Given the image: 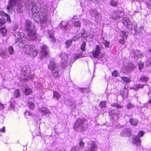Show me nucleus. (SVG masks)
<instances>
[{"instance_id":"obj_30","label":"nucleus","mask_w":151,"mask_h":151,"mask_svg":"<svg viewBox=\"0 0 151 151\" xmlns=\"http://www.w3.org/2000/svg\"><path fill=\"white\" fill-rule=\"evenodd\" d=\"M61 97L60 94L57 91H53V98L55 100H58Z\"/></svg>"},{"instance_id":"obj_52","label":"nucleus","mask_w":151,"mask_h":151,"mask_svg":"<svg viewBox=\"0 0 151 151\" xmlns=\"http://www.w3.org/2000/svg\"><path fill=\"white\" fill-rule=\"evenodd\" d=\"M134 107V105L131 103H129L127 106V108L128 109H130Z\"/></svg>"},{"instance_id":"obj_5","label":"nucleus","mask_w":151,"mask_h":151,"mask_svg":"<svg viewBox=\"0 0 151 151\" xmlns=\"http://www.w3.org/2000/svg\"><path fill=\"white\" fill-rule=\"evenodd\" d=\"M48 68L52 71V76L54 78H56L59 77V69L57 65L55 63L53 62H50L48 65Z\"/></svg>"},{"instance_id":"obj_61","label":"nucleus","mask_w":151,"mask_h":151,"mask_svg":"<svg viewBox=\"0 0 151 151\" xmlns=\"http://www.w3.org/2000/svg\"><path fill=\"white\" fill-rule=\"evenodd\" d=\"M124 92H123L122 91H121L120 92V94H121V95L122 96H124L123 95V93Z\"/></svg>"},{"instance_id":"obj_35","label":"nucleus","mask_w":151,"mask_h":151,"mask_svg":"<svg viewBox=\"0 0 151 151\" xmlns=\"http://www.w3.org/2000/svg\"><path fill=\"white\" fill-rule=\"evenodd\" d=\"M149 51L151 54V48L149 49ZM145 65L147 66L151 65V57L150 58V59L147 60L145 63Z\"/></svg>"},{"instance_id":"obj_34","label":"nucleus","mask_w":151,"mask_h":151,"mask_svg":"<svg viewBox=\"0 0 151 151\" xmlns=\"http://www.w3.org/2000/svg\"><path fill=\"white\" fill-rule=\"evenodd\" d=\"M129 122L132 125L136 126L137 124L138 120L137 119H130Z\"/></svg>"},{"instance_id":"obj_38","label":"nucleus","mask_w":151,"mask_h":151,"mask_svg":"<svg viewBox=\"0 0 151 151\" xmlns=\"http://www.w3.org/2000/svg\"><path fill=\"white\" fill-rule=\"evenodd\" d=\"M149 78L145 76H142L140 79L141 81L142 82H146L147 81Z\"/></svg>"},{"instance_id":"obj_47","label":"nucleus","mask_w":151,"mask_h":151,"mask_svg":"<svg viewBox=\"0 0 151 151\" xmlns=\"http://www.w3.org/2000/svg\"><path fill=\"white\" fill-rule=\"evenodd\" d=\"M112 76L114 77H116L118 76V73L117 70H114L112 73Z\"/></svg>"},{"instance_id":"obj_15","label":"nucleus","mask_w":151,"mask_h":151,"mask_svg":"<svg viewBox=\"0 0 151 151\" xmlns=\"http://www.w3.org/2000/svg\"><path fill=\"white\" fill-rule=\"evenodd\" d=\"M47 32L49 35L48 37L50 38V40L52 43L56 42V40L54 36V31L53 29H49L47 30Z\"/></svg>"},{"instance_id":"obj_4","label":"nucleus","mask_w":151,"mask_h":151,"mask_svg":"<svg viewBox=\"0 0 151 151\" xmlns=\"http://www.w3.org/2000/svg\"><path fill=\"white\" fill-rule=\"evenodd\" d=\"M15 37L17 40L16 42L18 43L19 42L18 44L19 48H24L26 45L28 40L26 38V35L23 32H17L16 33Z\"/></svg>"},{"instance_id":"obj_46","label":"nucleus","mask_w":151,"mask_h":151,"mask_svg":"<svg viewBox=\"0 0 151 151\" xmlns=\"http://www.w3.org/2000/svg\"><path fill=\"white\" fill-rule=\"evenodd\" d=\"M78 58V56H77V55H73L72 57L71 58V60L70 62H74Z\"/></svg>"},{"instance_id":"obj_19","label":"nucleus","mask_w":151,"mask_h":151,"mask_svg":"<svg viewBox=\"0 0 151 151\" xmlns=\"http://www.w3.org/2000/svg\"><path fill=\"white\" fill-rule=\"evenodd\" d=\"M65 103L69 106L72 108H75L76 106L75 102L74 101H71L69 99H67L65 101Z\"/></svg>"},{"instance_id":"obj_32","label":"nucleus","mask_w":151,"mask_h":151,"mask_svg":"<svg viewBox=\"0 0 151 151\" xmlns=\"http://www.w3.org/2000/svg\"><path fill=\"white\" fill-rule=\"evenodd\" d=\"M24 113L25 117L26 118H29L33 116V114L29 111H26Z\"/></svg>"},{"instance_id":"obj_9","label":"nucleus","mask_w":151,"mask_h":151,"mask_svg":"<svg viewBox=\"0 0 151 151\" xmlns=\"http://www.w3.org/2000/svg\"><path fill=\"white\" fill-rule=\"evenodd\" d=\"M58 27L63 28L64 32H66L70 31L71 27L69 23L66 21H62Z\"/></svg>"},{"instance_id":"obj_40","label":"nucleus","mask_w":151,"mask_h":151,"mask_svg":"<svg viewBox=\"0 0 151 151\" xmlns=\"http://www.w3.org/2000/svg\"><path fill=\"white\" fill-rule=\"evenodd\" d=\"M34 85L35 87L37 88L41 89L42 88L41 83L38 82H35L34 83Z\"/></svg>"},{"instance_id":"obj_44","label":"nucleus","mask_w":151,"mask_h":151,"mask_svg":"<svg viewBox=\"0 0 151 151\" xmlns=\"http://www.w3.org/2000/svg\"><path fill=\"white\" fill-rule=\"evenodd\" d=\"M6 18L5 17H2L0 19V26L5 23L6 21Z\"/></svg>"},{"instance_id":"obj_33","label":"nucleus","mask_w":151,"mask_h":151,"mask_svg":"<svg viewBox=\"0 0 151 151\" xmlns=\"http://www.w3.org/2000/svg\"><path fill=\"white\" fill-rule=\"evenodd\" d=\"M33 100V99H31L30 101L29 102V108L33 110L35 108V105L34 103L32 102V101Z\"/></svg>"},{"instance_id":"obj_64","label":"nucleus","mask_w":151,"mask_h":151,"mask_svg":"<svg viewBox=\"0 0 151 151\" xmlns=\"http://www.w3.org/2000/svg\"><path fill=\"white\" fill-rule=\"evenodd\" d=\"M141 29H143V28L142 27H141Z\"/></svg>"},{"instance_id":"obj_49","label":"nucleus","mask_w":151,"mask_h":151,"mask_svg":"<svg viewBox=\"0 0 151 151\" xmlns=\"http://www.w3.org/2000/svg\"><path fill=\"white\" fill-rule=\"evenodd\" d=\"M106 101H102L99 104V106L101 108H104L106 106Z\"/></svg>"},{"instance_id":"obj_43","label":"nucleus","mask_w":151,"mask_h":151,"mask_svg":"<svg viewBox=\"0 0 151 151\" xmlns=\"http://www.w3.org/2000/svg\"><path fill=\"white\" fill-rule=\"evenodd\" d=\"M0 31L3 36H5L6 35L7 30L5 28H2L1 29Z\"/></svg>"},{"instance_id":"obj_57","label":"nucleus","mask_w":151,"mask_h":151,"mask_svg":"<svg viewBox=\"0 0 151 151\" xmlns=\"http://www.w3.org/2000/svg\"><path fill=\"white\" fill-rule=\"evenodd\" d=\"M27 77H28V78H25V80H27L29 79H33L34 77L33 75H31V76H29V77L28 75H27Z\"/></svg>"},{"instance_id":"obj_10","label":"nucleus","mask_w":151,"mask_h":151,"mask_svg":"<svg viewBox=\"0 0 151 151\" xmlns=\"http://www.w3.org/2000/svg\"><path fill=\"white\" fill-rule=\"evenodd\" d=\"M144 134V132L142 131H139L138 134V136H133V143L136 145L137 146H139L140 145L141 141L138 137H142Z\"/></svg>"},{"instance_id":"obj_20","label":"nucleus","mask_w":151,"mask_h":151,"mask_svg":"<svg viewBox=\"0 0 151 151\" xmlns=\"http://www.w3.org/2000/svg\"><path fill=\"white\" fill-rule=\"evenodd\" d=\"M131 134L130 129H123L120 134V135L123 136H129Z\"/></svg>"},{"instance_id":"obj_45","label":"nucleus","mask_w":151,"mask_h":151,"mask_svg":"<svg viewBox=\"0 0 151 151\" xmlns=\"http://www.w3.org/2000/svg\"><path fill=\"white\" fill-rule=\"evenodd\" d=\"M144 67V64L142 62H140L138 64V67L139 70L141 71V70Z\"/></svg>"},{"instance_id":"obj_41","label":"nucleus","mask_w":151,"mask_h":151,"mask_svg":"<svg viewBox=\"0 0 151 151\" xmlns=\"http://www.w3.org/2000/svg\"><path fill=\"white\" fill-rule=\"evenodd\" d=\"M72 42V41L70 40L67 41L65 43L66 48H68L70 47L71 45Z\"/></svg>"},{"instance_id":"obj_58","label":"nucleus","mask_w":151,"mask_h":151,"mask_svg":"<svg viewBox=\"0 0 151 151\" xmlns=\"http://www.w3.org/2000/svg\"><path fill=\"white\" fill-rule=\"evenodd\" d=\"M5 127H3L2 128H1L0 129V131L3 132H5Z\"/></svg>"},{"instance_id":"obj_48","label":"nucleus","mask_w":151,"mask_h":151,"mask_svg":"<svg viewBox=\"0 0 151 151\" xmlns=\"http://www.w3.org/2000/svg\"><path fill=\"white\" fill-rule=\"evenodd\" d=\"M86 45V42L84 41L83 42L81 47V49L83 51H84L85 50Z\"/></svg>"},{"instance_id":"obj_55","label":"nucleus","mask_w":151,"mask_h":151,"mask_svg":"<svg viewBox=\"0 0 151 151\" xmlns=\"http://www.w3.org/2000/svg\"><path fill=\"white\" fill-rule=\"evenodd\" d=\"M78 150V146L73 147L71 151H77Z\"/></svg>"},{"instance_id":"obj_42","label":"nucleus","mask_w":151,"mask_h":151,"mask_svg":"<svg viewBox=\"0 0 151 151\" xmlns=\"http://www.w3.org/2000/svg\"><path fill=\"white\" fill-rule=\"evenodd\" d=\"M2 55V57L3 58H6L9 57V55L8 53L6 52H2L1 53Z\"/></svg>"},{"instance_id":"obj_53","label":"nucleus","mask_w":151,"mask_h":151,"mask_svg":"<svg viewBox=\"0 0 151 151\" xmlns=\"http://www.w3.org/2000/svg\"><path fill=\"white\" fill-rule=\"evenodd\" d=\"M113 106L117 108H122V106L121 105L118 104H113Z\"/></svg>"},{"instance_id":"obj_3","label":"nucleus","mask_w":151,"mask_h":151,"mask_svg":"<svg viewBox=\"0 0 151 151\" xmlns=\"http://www.w3.org/2000/svg\"><path fill=\"white\" fill-rule=\"evenodd\" d=\"M88 124L87 121L83 118H79L75 122L73 129L76 132H83L86 129Z\"/></svg>"},{"instance_id":"obj_11","label":"nucleus","mask_w":151,"mask_h":151,"mask_svg":"<svg viewBox=\"0 0 151 151\" xmlns=\"http://www.w3.org/2000/svg\"><path fill=\"white\" fill-rule=\"evenodd\" d=\"M61 60V64L62 68L65 67L68 63V55L65 53H62L60 55Z\"/></svg>"},{"instance_id":"obj_16","label":"nucleus","mask_w":151,"mask_h":151,"mask_svg":"<svg viewBox=\"0 0 151 151\" xmlns=\"http://www.w3.org/2000/svg\"><path fill=\"white\" fill-rule=\"evenodd\" d=\"M134 68L133 64L132 63L128 64L127 65L124 66L123 68V71L124 73H128L132 71V69Z\"/></svg>"},{"instance_id":"obj_27","label":"nucleus","mask_w":151,"mask_h":151,"mask_svg":"<svg viewBox=\"0 0 151 151\" xmlns=\"http://www.w3.org/2000/svg\"><path fill=\"white\" fill-rule=\"evenodd\" d=\"M128 34L129 32L126 30H124L122 32L120 35L122 37L124 38V39H127Z\"/></svg>"},{"instance_id":"obj_31","label":"nucleus","mask_w":151,"mask_h":151,"mask_svg":"<svg viewBox=\"0 0 151 151\" xmlns=\"http://www.w3.org/2000/svg\"><path fill=\"white\" fill-rule=\"evenodd\" d=\"M21 93L18 89H16L14 92V96L15 98H18L21 96Z\"/></svg>"},{"instance_id":"obj_62","label":"nucleus","mask_w":151,"mask_h":151,"mask_svg":"<svg viewBox=\"0 0 151 151\" xmlns=\"http://www.w3.org/2000/svg\"><path fill=\"white\" fill-rule=\"evenodd\" d=\"M148 102L149 104H151V96L150 98V100L148 101Z\"/></svg>"},{"instance_id":"obj_63","label":"nucleus","mask_w":151,"mask_h":151,"mask_svg":"<svg viewBox=\"0 0 151 151\" xmlns=\"http://www.w3.org/2000/svg\"><path fill=\"white\" fill-rule=\"evenodd\" d=\"M1 55V53L0 52V56Z\"/></svg>"},{"instance_id":"obj_50","label":"nucleus","mask_w":151,"mask_h":151,"mask_svg":"<svg viewBox=\"0 0 151 151\" xmlns=\"http://www.w3.org/2000/svg\"><path fill=\"white\" fill-rule=\"evenodd\" d=\"M80 141L79 142V145L81 148H83L84 145V143L83 141H82V139H81Z\"/></svg>"},{"instance_id":"obj_26","label":"nucleus","mask_w":151,"mask_h":151,"mask_svg":"<svg viewBox=\"0 0 151 151\" xmlns=\"http://www.w3.org/2000/svg\"><path fill=\"white\" fill-rule=\"evenodd\" d=\"M24 93L26 95H29L32 93V90L31 88L27 87L25 88Z\"/></svg>"},{"instance_id":"obj_13","label":"nucleus","mask_w":151,"mask_h":151,"mask_svg":"<svg viewBox=\"0 0 151 151\" xmlns=\"http://www.w3.org/2000/svg\"><path fill=\"white\" fill-rule=\"evenodd\" d=\"M88 147L90 148L88 150H86L85 151H97L98 147L94 141H90L88 143Z\"/></svg>"},{"instance_id":"obj_2","label":"nucleus","mask_w":151,"mask_h":151,"mask_svg":"<svg viewBox=\"0 0 151 151\" xmlns=\"http://www.w3.org/2000/svg\"><path fill=\"white\" fill-rule=\"evenodd\" d=\"M25 29L27 32L28 39L30 40H35L37 35L35 30V26L29 20H26L24 25Z\"/></svg>"},{"instance_id":"obj_18","label":"nucleus","mask_w":151,"mask_h":151,"mask_svg":"<svg viewBox=\"0 0 151 151\" xmlns=\"http://www.w3.org/2000/svg\"><path fill=\"white\" fill-rule=\"evenodd\" d=\"M78 18V16H74L72 18V22H73V25L76 27H80L81 25V24L80 22L78 20L76 19Z\"/></svg>"},{"instance_id":"obj_21","label":"nucleus","mask_w":151,"mask_h":151,"mask_svg":"<svg viewBox=\"0 0 151 151\" xmlns=\"http://www.w3.org/2000/svg\"><path fill=\"white\" fill-rule=\"evenodd\" d=\"M109 115L111 116L113 120L116 121L118 119V115L119 114H116L115 113L114 110H113L109 111Z\"/></svg>"},{"instance_id":"obj_22","label":"nucleus","mask_w":151,"mask_h":151,"mask_svg":"<svg viewBox=\"0 0 151 151\" xmlns=\"http://www.w3.org/2000/svg\"><path fill=\"white\" fill-rule=\"evenodd\" d=\"M38 111L40 113H42L46 114H49L50 113V111L48 109L45 107L39 108L38 109Z\"/></svg>"},{"instance_id":"obj_59","label":"nucleus","mask_w":151,"mask_h":151,"mask_svg":"<svg viewBox=\"0 0 151 151\" xmlns=\"http://www.w3.org/2000/svg\"><path fill=\"white\" fill-rule=\"evenodd\" d=\"M137 27V25L136 24H135V25H134V30H135V32H137V30H136Z\"/></svg>"},{"instance_id":"obj_36","label":"nucleus","mask_w":151,"mask_h":151,"mask_svg":"<svg viewBox=\"0 0 151 151\" xmlns=\"http://www.w3.org/2000/svg\"><path fill=\"white\" fill-rule=\"evenodd\" d=\"M15 106V101H13L10 104L9 107V109L10 110H14Z\"/></svg>"},{"instance_id":"obj_8","label":"nucleus","mask_w":151,"mask_h":151,"mask_svg":"<svg viewBox=\"0 0 151 151\" xmlns=\"http://www.w3.org/2000/svg\"><path fill=\"white\" fill-rule=\"evenodd\" d=\"M101 48L99 45H96L95 49L92 51V54L94 58L99 59L101 58L103 56V54L100 52Z\"/></svg>"},{"instance_id":"obj_24","label":"nucleus","mask_w":151,"mask_h":151,"mask_svg":"<svg viewBox=\"0 0 151 151\" xmlns=\"http://www.w3.org/2000/svg\"><path fill=\"white\" fill-rule=\"evenodd\" d=\"M0 16H2V17H5L6 18V21L8 22H11L10 17L7 14L5 13L3 11H0Z\"/></svg>"},{"instance_id":"obj_56","label":"nucleus","mask_w":151,"mask_h":151,"mask_svg":"<svg viewBox=\"0 0 151 151\" xmlns=\"http://www.w3.org/2000/svg\"><path fill=\"white\" fill-rule=\"evenodd\" d=\"M125 40V39H124V38L123 37L122 39H121L119 41V42L120 43L122 44H124V43Z\"/></svg>"},{"instance_id":"obj_14","label":"nucleus","mask_w":151,"mask_h":151,"mask_svg":"<svg viewBox=\"0 0 151 151\" xmlns=\"http://www.w3.org/2000/svg\"><path fill=\"white\" fill-rule=\"evenodd\" d=\"M122 21V23L128 29H132V25L129 18L127 17H124Z\"/></svg>"},{"instance_id":"obj_37","label":"nucleus","mask_w":151,"mask_h":151,"mask_svg":"<svg viewBox=\"0 0 151 151\" xmlns=\"http://www.w3.org/2000/svg\"><path fill=\"white\" fill-rule=\"evenodd\" d=\"M8 50L10 55H12L14 54V50L12 47L9 46L8 48Z\"/></svg>"},{"instance_id":"obj_60","label":"nucleus","mask_w":151,"mask_h":151,"mask_svg":"<svg viewBox=\"0 0 151 151\" xmlns=\"http://www.w3.org/2000/svg\"><path fill=\"white\" fill-rule=\"evenodd\" d=\"M4 105L0 103V109H2L3 108Z\"/></svg>"},{"instance_id":"obj_51","label":"nucleus","mask_w":151,"mask_h":151,"mask_svg":"<svg viewBox=\"0 0 151 151\" xmlns=\"http://www.w3.org/2000/svg\"><path fill=\"white\" fill-rule=\"evenodd\" d=\"M105 46L106 47H108L109 46L110 43L109 42L105 40L103 42Z\"/></svg>"},{"instance_id":"obj_23","label":"nucleus","mask_w":151,"mask_h":151,"mask_svg":"<svg viewBox=\"0 0 151 151\" xmlns=\"http://www.w3.org/2000/svg\"><path fill=\"white\" fill-rule=\"evenodd\" d=\"M131 53L133 54L134 57H137L138 58H141L142 55V53L139 50L133 49L131 51Z\"/></svg>"},{"instance_id":"obj_28","label":"nucleus","mask_w":151,"mask_h":151,"mask_svg":"<svg viewBox=\"0 0 151 151\" xmlns=\"http://www.w3.org/2000/svg\"><path fill=\"white\" fill-rule=\"evenodd\" d=\"M90 14L91 15L94 16L96 19H99V14L96 10H91L90 12Z\"/></svg>"},{"instance_id":"obj_29","label":"nucleus","mask_w":151,"mask_h":151,"mask_svg":"<svg viewBox=\"0 0 151 151\" xmlns=\"http://www.w3.org/2000/svg\"><path fill=\"white\" fill-rule=\"evenodd\" d=\"M144 85L142 84H134L132 88L131 89H133L135 91H137L139 88H143Z\"/></svg>"},{"instance_id":"obj_7","label":"nucleus","mask_w":151,"mask_h":151,"mask_svg":"<svg viewBox=\"0 0 151 151\" xmlns=\"http://www.w3.org/2000/svg\"><path fill=\"white\" fill-rule=\"evenodd\" d=\"M49 51L47 47L45 45H44L41 46L40 58L43 59L46 58L48 56Z\"/></svg>"},{"instance_id":"obj_1","label":"nucleus","mask_w":151,"mask_h":151,"mask_svg":"<svg viewBox=\"0 0 151 151\" xmlns=\"http://www.w3.org/2000/svg\"><path fill=\"white\" fill-rule=\"evenodd\" d=\"M24 0H9V4L6 7L8 12L12 9L17 2L18 5L17 11L18 12L22 11L23 4H25ZM36 0H27L25 5L27 10L31 9L32 18L34 20L41 25L46 22L48 19V6L47 5H42L41 2H35Z\"/></svg>"},{"instance_id":"obj_39","label":"nucleus","mask_w":151,"mask_h":151,"mask_svg":"<svg viewBox=\"0 0 151 151\" xmlns=\"http://www.w3.org/2000/svg\"><path fill=\"white\" fill-rule=\"evenodd\" d=\"M121 78L122 80L126 83H129L131 81V80L130 79L126 77H121Z\"/></svg>"},{"instance_id":"obj_12","label":"nucleus","mask_w":151,"mask_h":151,"mask_svg":"<svg viewBox=\"0 0 151 151\" xmlns=\"http://www.w3.org/2000/svg\"><path fill=\"white\" fill-rule=\"evenodd\" d=\"M78 35L72 38V40L73 41H75L77 40L78 39L82 36L85 39H86V38L87 37V35L85 33L84 30L82 29L80 31H78Z\"/></svg>"},{"instance_id":"obj_17","label":"nucleus","mask_w":151,"mask_h":151,"mask_svg":"<svg viewBox=\"0 0 151 151\" xmlns=\"http://www.w3.org/2000/svg\"><path fill=\"white\" fill-rule=\"evenodd\" d=\"M122 14L123 13L121 11L117 10L113 13L111 16V18L113 19H116L122 16Z\"/></svg>"},{"instance_id":"obj_6","label":"nucleus","mask_w":151,"mask_h":151,"mask_svg":"<svg viewBox=\"0 0 151 151\" xmlns=\"http://www.w3.org/2000/svg\"><path fill=\"white\" fill-rule=\"evenodd\" d=\"M26 53L32 57H35L39 52V50L36 49L34 45H29L27 47Z\"/></svg>"},{"instance_id":"obj_25","label":"nucleus","mask_w":151,"mask_h":151,"mask_svg":"<svg viewBox=\"0 0 151 151\" xmlns=\"http://www.w3.org/2000/svg\"><path fill=\"white\" fill-rule=\"evenodd\" d=\"M22 72H24L25 74L24 75H26V74H28L30 72V69L29 66L27 65L24 67L22 69Z\"/></svg>"},{"instance_id":"obj_54","label":"nucleus","mask_w":151,"mask_h":151,"mask_svg":"<svg viewBox=\"0 0 151 151\" xmlns=\"http://www.w3.org/2000/svg\"><path fill=\"white\" fill-rule=\"evenodd\" d=\"M111 5L112 6H115L117 5V3L113 0L111 1L110 3Z\"/></svg>"}]
</instances>
